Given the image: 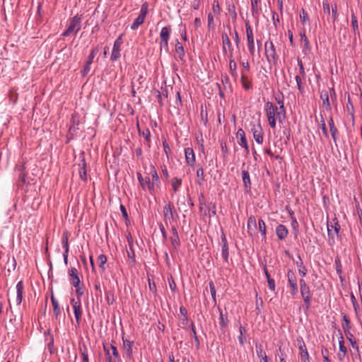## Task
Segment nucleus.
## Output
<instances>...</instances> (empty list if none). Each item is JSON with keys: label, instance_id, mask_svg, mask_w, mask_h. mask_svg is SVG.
<instances>
[{"label": "nucleus", "instance_id": "25", "mask_svg": "<svg viewBox=\"0 0 362 362\" xmlns=\"http://www.w3.org/2000/svg\"><path fill=\"white\" fill-rule=\"evenodd\" d=\"M24 286L23 281H20L16 284V304L20 305L23 300Z\"/></svg>", "mask_w": 362, "mask_h": 362}, {"label": "nucleus", "instance_id": "38", "mask_svg": "<svg viewBox=\"0 0 362 362\" xmlns=\"http://www.w3.org/2000/svg\"><path fill=\"white\" fill-rule=\"evenodd\" d=\"M300 37L301 41H303L304 42V50H307V51L310 52L311 49V47L310 46L309 40L305 35V30H303V31H301L300 33Z\"/></svg>", "mask_w": 362, "mask_h": 362}, {"label": "nucleus", "instance_id": "10", "mask_svg": "<svg viewBox=\"0 0 362 362\" xmlns=\"http://www.w3.org/2000/svg\"><path fill=\"white\" fill-rule=\"evenodd\" d=\"M218 310L219 313V326L220 329L223 334H225L229 323V320L228 318V313L225 314L223 313V310L220 307H218Z\"/></svg>", "mask_w": 362, "mask_h": 362}, {"label": "nucleus", "instance_id": "26", "mask_svg": "<svg viewBox=\"0 0 362 362\" xmlns=\"http://www.w3.org/2000/svg\"><path fill=\"white\" fill-rule=\"evenodd\" d=\"M298 260L296 262V264L297 267L298 268V273L299 274L303 277H305L307 275L308 269L305 267V266L303 264V260L300 255L298 256Z\"/></svg>", "mask_w": 362, "mask_h": 362}, {"label": "nucleus", "instance_id": "21", "mask_svg": "<svg viewBox=\"0 0 362 362\" xmlns=\"http://www.w3.org/2000/svg\"><path fill=\"white\" fill-rule=\"evenodd\" d=\"M328 125H329V130H330V133H331L332 139H333L336 146H337V139H338L339 132H338V129H337V128L336 127V126L334 124V119H333L332 117H329V118L328 119Z\"/></svg>", "mask_w": 362, "mask_h": 362}, {"label": "nucleus", "instance_id": "17", "mask_svg": "<svg viewBox=\"0 0 362 362\" xmlns=\"http://www.w3.org/2000/svg\"><path fill=\"white\" fill-rule=\"evenodd\" d=\"M127 240L128 245H129V250H127V257L131 260V262L133 264H134L136 262V259H135L134 250L133 248L134 240H133V238H132L130 233H129L128 235H127Z\"/></svg>", "mask_w": 362, "mask_h": 362}, {"label": "nucleus", "instance_id": "48", "mask_svg": "<svg viewBox=\"0 0 362 362\" xmlns=\"http://www.w3.org/2000/svg\"><path fill=\"white\" fill-rule=\"evenodd\" d=\"M339 353L342 354H346L347 349L346 347L344 346V337L341 332V330L339 329Z\"/></svg>", "mask_w": 362, "mask_h": 362}, {"label": "nucleus", "instance_id": "29", "mask_svg": "<svg viewBox=\"0 0 362 362\" xmlns=\"http://www.w3.org/2000/svg\"><path fill=\"white\" fill-rule=\"evenodd\" d=\"M288 287L298 285L297 278L294 272L292 269H288L287 274Z\"/></svg>", "mask_w": 362, "mask_h": 362}, {"label": "nucleus", "instance_id": "35", "mask_svg": "<svg viewBox=\"0 0 362 362\" xmlns=\"http://www.w3.org/2000/svg\"><path fill=\"white\" fill-rule=\"evenodd\" d=\"M258 230L261 233L262 240L266 241L267 239V228L265 222L262 219L258 221Z\"/></svg>", "mask_w": 362, "mask_h": 362}, {"label": "nucleus", "instance_id": "52", "mask_svg": "<svg viewBox=\"0 0 362 362\" xmlns=\"http://www.w3.org/2000/svg\"><path fill=\"white\" fill-rule=\"evenodd\" d=\"M230 58V63H229V69L230 74L233 76H235L237 75L236 73V69H237V64L235 62V60L233 59V57Z\"/></svg>", "mask_w": 362, "mask_h": 362}, {"label": "nucleus", "instance_id": "20", "mask_svg": "<svg viewBox=\"0 0 362 362\" xmlns=\"http://www.w3.org/2000/svg\"><path fill=\"white\" fill-rule=\"evenodd\" d=\"M222 42H223V50L224 52H226V47L228 48L229 51V57H233V48L232 47L231 42L228 37V35L226 33H222Z\"/></svg>", "mask_w": 362, "mask_h": 362}, {"label": "nucleus", "instance_id": "2", "mask_svg": "<svg viewBox=\"0 0 362 362\" xmlns=\"http://www.w3.org/2000/svg\"><path fill=\"white\" fill-rule=\"evenodd\" d=\"M82 15L76 14L69 19L68 28L62 33L63 37H69L72 34H76L81 28Z\"/></svg>", "mask_w": 362, "mask_h": 362}, {"label": "nucleus", "instance_id": "58", "mask_svg": "<svg viewBox=\"0 0 362 362\" xmlns=\"http://www.w3.org/2000/svg\"><path fill=\"white\" fill-rule=\"evenodd\" d=\"M168 281L170 290L173 292H175V293L177 292V287L175 281V280H174V279H173L172 275H170L169 276H168Z\"/></svg>", "mask_w": 362, "mask_h": 362}, {"label": "nucleus", "instance_id": "11", "mask_svg": "<svg viewBox=\"0 0 362 362\" xmlns=\"http://www.w3.org/2000/svg\"><path fill=\"white\" fill-rule=\"evenodd\" d=\"M236 137L239 139L238 144L243 147L246 153L248 154L250 152L249 146L245 136V133L243 129L240 128L238 130Z\"/></svg>", "mask_w": 362, "mask_h": 362}, {"label": "nucleus", "instance_id": "44", "mask_svg": "<svg viewBox=\"0 0 362 362\" xmlns=\"http://www.w3.org/2000/svg\"><path fill=\"white\" fill-rule=\"evenodd\" d=\"M98 260L99 262V267L101 269V272H104L105 271V267L104 265L107 262V257L104 254H101L98 257Z\"/></svg>", "mask_w": 362, "mask_h": 362}, {"label": "nucleus", "instance_id": "36", "mask_svg": "<svg viewBox=\"0 0 362 362\" xmlns=\"http://www.w3.org/2000/svg\"><path fill=\"white\" fill-rule=\"evenodd\" d=\"M342 320H343V322L341 325L342 329L344 330V332L345 334H347V332H349V330H350L351 328V321H350L349 317L344 313H342Z\"/></svg>", "mask_w": 362, "mask_h": 362}, {"label": "nucleus", "instance_id": "34", "mask_svg": "<svg viewBox=\"0 0 362 362\" xmlns=\"http://www.w3.org/2000/svg\"><path fill=\"white\" fill-rule=\"evenodd\" d=\"M286 110L284 105H281L278 107V110L276 111V119H278L279 123L282 124L284 120L286 118Z\"/></svg>", "mask_w": 362, "mask_h": 362}, {"label": "nucleus", "instance_id": "31", "mask_svg": "<svg viewBox=\"0 0 362 362\" xmlns=\"http://www.w3.org/2000/svg\"><path fill=\"white\" fill-rule=\"evenodd\" d=\"M261 0H251V12L254 18H257L259 15V4Z\"/></svg>", "mask_w": 362, "mask_h": 362}, {"label": "nucleus", "instance_id": "50", "mask_svg": "<svg viewBox=\"0 0 362 362\" xmlns=\"http://www.w3.org/2000/svg\"><path fill=\"white\" fill-rule=\"evenodd\" d=\"M243 87L245 88V90H249L251 88V82L248 80L247 76L242 74L241 78H240Z\"/></svg>", "mask_w": 362, "mask_h": 362}, {"label": "nucleus", "instance_id": "56", "mask_svg": "<svg viewBox=\"0 0 362 362\" xmlns=\"http://www.w3.org/2000/svg\"><path fill=\"white\" fill-rule=\"evenodd\" d=\"M209 289H210V292L211 294V297L213 298V301L214 303V305H216V291L214 283L212 281H211L209 283Z\"/></svg>", "mask_w": 362, "mask_h": 362}, {"label": "nucleus", "instance_id": "57", "mask_svg": "<svg viewBox=\"0 0 362 362\" xmlns=\"http://www.w3.org/2000/svg\"><path fill=\"white\" fill-rule=\"evenodd\" d=\"M136 176H137L138 180L141 185V187H142V189L144 190H146L147 189L146 177L145 178H144L141 173L139 172L136 173Z\"/></svg>", "mask_w": 362, "mask_h": 362}, {"label": "nucleus", "instance_id": "1", "mask_svg": "<svg viewBox=\"0 0 362 362\" xmlns=\"http://www.w3.org/2000/svg\"><path fill=\"white\" fill-rule=\"evenodd\" d=\"M300 296L303 300L304 308L305 310H308L312 303V291L306 281L303 279L299 280Z\"/></svg>", "mask_w": 362, "mask_h": 362}, {"label": "nucleus", "instance_id": "63", "mask_svg": "<svg viewBox=\"0 0 362 362\" xmlns=\"http://www.w3.org/2000/svg\"><path fill=\"white\" fill-rule=\"evenodd\" d=\"M122 217L124 218L126 224L128 225L129 223V216L126 209V207L123 204H120L119 206Z\"/></svg>", "mask_w": 362, "mask_h": 362}, {"label": "nucleus", "instance_id": "61", "mask_svg": "<svg viewBox=\"0 0 362 362\" xmlns=\"http://www.w3.org/2000/svg\"><path fill=\"white\" fill-rule=\"evenodd\" d=\"M212 11L214 15H219L221 13V7L218 0H214L212 4Z\"/></svg>", "mask_w": 362, "mask_h": 362}, {"label": "nucleus", "instance_id": "55", "mask_svg": "<svg viewBox=\"0 0 362 362\" xmlns=\"http://www.w3.org/2000/svg\"><path fill=\"white\" fill-rule=\"evenodd\" d=\"M148 286L149 290L153 293L154 296L156 297L158 296L157 293V287L153 279H151L149 277H148Z\"/></svg>", "mask_w": 362, "mask_h": 362}, {"label": "nucleus", "instance_id": "15", "mask_svg": "<svg viewBox=\"0 0 362 362\" xmlns=\"http://www.w3.org/2000/svg\"><path fill=\"white\" fill-rule=\"evenodd\" d=\"M251 131L255 141L259 144H262L263 143V133L260 124H259L257 126L252 124Z\"/></svg>", "mask_w": 362, "mask_h": 362}, {"label": "nucleus", "instance_id": "14", "mask_svg": "<svg viewBox=\"0 0 362 362\" xmlns=\"http://www.w3.org/2000/svg\"><path fill=\"white\" fill-rule=\"evenodd\" d=\"M68 273L69 276V282L73 286H76L81 284L77 269L71 267L70 269H69Z\"/></svg>", "mask_w": 362, "mask_h": 362}, {"label": "nucleus", "instance_id": "18", "mask_svg": "<svg viewBox=\"0 0 362 362\" xmlns=\"http://www.w3.org/2000/svg\"><path fill=\"white\" fill-rule=\"evenodd\" d=\"M175 213H176V210L175 209L173 203L171 202H169L163 207V216L165 219L173 218L174 214H175Z\"/></svg>", "mask_w": 362, "mask_h": 362}, {"label": "nucleus", "instance_id": "51", "mask_svg": "<svg viewBox=\"0 0 362 362\" xmlns=\"http://www.w3.org/2000/svg\"><path fill=\"white\" fill-rule=\"evenodd\" d=\"M46 340L48 341L47 349H48L49 353L53 354L55 351L54 346V339L53 334H50V337L47 338Z\"/></svg>", "mask_w": 362, "mask_h": 362}, {"label": "nucleus", "instance_id": "64", "mask_svg": "<svg viewBox=\"0 0 362 362\" xmlns=\"http://www.w3.org/2000/svg\"><path fill=\"white\" fill-rule=\"evenodd\" d=\"M228 11L230 15L231 16V18L233 21H235L237 19V13L235 11V6L234 4L229 5L228 7Z\"/></svg>", "mask_w": 362, "mask_h": 362}, {"label": "nucleus", "instance_id": "59", "mask_svg": "<svg viewBox=\"0 0 362 362\" xmlns=\"http://www.w3.org/2000/svg\"><path fill=\"white\" fill-rule=\"evenodd\" d=\"M334 265L337 274H342V264L339 257H337L334 259Z\"/></svg>", "mask_w": 362, "mask_h": 362}, {"label": "nucleus", "instance_id": "5", "mask_svg": "<svg viewBox=\"0 0 362 362\" xmlns=\"http://www.w3.org/2000/svg\"><path fill=\"white\" fill-rule=\"evenodd\" d=\"M99 50V45L95 46L91 49L90 53L89 54L85 62L83 68L81 71L82 76L85 77L88 74L90 70V65L93 63V59L95 58V55L98 53Z\"/></svg>", "mask_w": 362, "mask_h": 362}, {"label": "nucleus", "instance_id": "62", "mask_svg": "<svg viewBox=\"0 0 362 362\" xmlns=\"http://www.w3.org/2000/svg\"><path fill=\"white\" fill-rule=\"evenodd\" d=\"M76 288V294L77 296V300L83 295V284H81L76 286H74Z\"/></svg>", "mask_w": 362, "mask_h": 362}, {"label": "nucleus", "instance_id": "4", "mask_svg": "<svg viewBox=\"0 0 362 362\" xmlns=\"http://www.w3.org/2000/svg\"><path fill=\"white\" fill-rule=\"evenodd\" d=\"M265 55L267 61L270 63L272 61L274 64L277 63L279 57L276 52V48L271 40H268L264 44Z\"/></svg>", "mask_w": 362, "mask_h": 362}, {"label": "nucleus", "instance_id": "41", "mask_svg": "<svg viewBox=\"0 0 362 362\" xmlns=\"http://www.w3.org/2000/svg\"><path fill=\"white\" fill-rule=\"evenodd\" d=\"M170 242L173 249L177 251V248L180 246L181 242L179 238V235H173L170 237Z\"/></svg>", "mask_w": 362, "mask_h": 362}, {"label": "nucleus", "instance_id": "46", "mask_svg": "<svg viewBox=\"0 0 362 362\" xmlns=\"http://www.w3.org/2000/svg\"><path fill=\"white\" fill-rule=\"evenodd\" d=\"M171 185L174 192L176 193L182 185V180L178 177H174L172 180Z\"/></svg>", "mask_w": 362, "mask_h": 362}, {"label": "nucleus", "instance_id": "47", "mask_svg": "<svg viewBox=\"0 0 362 362\" xmlns=\"http://www.w3.org/2000/svg\"><path fill=\"white\" fill-rule=\"evenodd\" d=\"M247 227L249 235H252V233L250 232V230L251 229L252 227L257 228L256 218L255 216H251L248 218Z\"/></svg>", "mask_w": 362, "mask_h": 362}, {"label": "nucleus", "instance_id": "27", "mask_svg": "<svg viewBox=\"0 0 362 362\" xmlns=\"http://www.w3.org/2000/svg\"><path fill=\"white\" fill-rule=\"evenodd\" d=\"M122 341L124 349H125L126 354L127 357L130 358L132 355V344H134V341H129L122 337Z\"/></svg>", "mask_w": 362, "mask_h": 362}, {"label": "nucleus", "instance_id": "6", "mask_svg": "<svg viewBox=\"0 0 362 362\" xmlns=\"http://www.w3.org/2000/svg\"><path fill=\"white\" fill-rule=\"evenodd\" d=\"M122 35H123L122 34L120 35L114 42V45H113V47H112V53H111V57H110V60L112 62L117 61L121 57L120 52H121L122 45L123 43L122 38Z\"/></svg>", "mask_w": 362, "mask_h": 362}, {"label": "nucleus", "instance_id": "40", "mask_svg": "<svg viewBox=\"0 0 362 362\" xmlns=\"http://www.w3.org/2000/svg\"><path fill=\"white\" fill-rule=\"evenodd\" d=\"M69 233L68 231L64 232L63 236H62V247L64 249V252L69 251Z\"/></svg>", "mask_w": 362, "mask_h": 362}, {"label": "nucleus", "instance_id": "49", "mask_svg": "<svg viewBox=\"0 0 362 362\" xmlns=\"http://www.w3.org/2000/svg\"><path fill=\"white\" fill-rule=\"evenodd\" d=\"M148 4L146 1H145L144 3L142 4V5L141 6L140 13H139V16L145 19V18L148 13Z\"/></svg>", "mask_w": 362, "mask_h": 362}, {"label": "nucleus", "instance_id": "37", "mask_svg": "<svg viewBox=\"0 0 362 362\" xmlns=\"http://www.w3.org/2000/svg\"><path fill=\"white\" fill-rule=\"evenodd\" d=\"M51 301L53 307L54 314L56 318H57L61 315V308L59 305L58 301L55 299L53 294L51 296Z\"/></svg>", "mask_w": 362, "mask_h": 362}, {"label": "nucleus", "instance_id": "22", "mask_svg": "<svg viewBox=\"0 0 362 362\" xmlns=\"http://www.w3.org/2000/svg\"><path fill=\"white\" fill-rule=\"evenodd\" d=\"M242 177H243V182L244 185V189L245 192H249L251 190V180L250 177V173L246 170H242Z\"/></svg>", "mask_w": 362, "mask_h": 362}, {"label": "nucleus", "instance_id": "60", "mask_svg": "<svg viewBox=\"0 0 362 362\" xmlns=\"http://www.w3.org/2000/svg\"><path fill=\"white\" fill-rule=\"evenodd\" d=\"M105 300L108 305H112L115 302L114 293L112 291H107L105 293Z\"/></svg>", "mask_w": 362, "mask_h": 362}, {"label": "nucleus", "instance_id": "24", "mask_svg": "<svg viewBox=\"0 0 362 362\" xmlns=\"http://www.w3.org/2000/svg\"><path fill=\"white\" fill-rule=\"evenodd\" d=\"M185 159L187 163L190 166H194L195 163V156L192 148H186L185 149Z\"/></svg>", "mask_w": 362, "mask_h": 362}, {"label": "nucleus", "instance_id": "39", "mask_svg": "<svg viewBox=\"0 0 362 362\" xmlns=\"http://www.w3.org/2000/svg\"><path fill=\"white\" fill-rule=\"evenodd\" d=\"M351 27L353 28L354 35H359L358 21L354 14V12L352 10H351Z\"/></svg>", "mask_w": 362, "mask_h": 362}, {"label": "nucleus", "instance_id": "3", "mask_svg": "<svg viewBox=\"0 0 362 362\" xmlns=\"http://www.w3.org/2000/svg\"><path fill=\"white\" fill-rule=\"evenodd\" d=\"M150 170L151 173L152 181H151L149 177H146V185L147 189L152 194L154 192L155 186H160V180L157 173V170L153 165L150 166Z\"/></svg>", "mask_w": 362, "mask_h": 362}, {"label": "nucleus", "instance_id": "7", "mask_svg": "<svg viewBox=\"0 0 362 362\" xmlns=\"http://www.w3.org/2000/svg\"><path fill=\"white\" fill-rule=\"evenodd\" d=\"M245 29H246L248 49H249L250 54L252 55H254V53H255L254 36H253L252 29L250 26L249 21H245Z\"/></svg>", "mask_w": 362, "mask_h": 362}, {"label": "nucleus", "instance_id": "28", "mask_svg": "<svg viewBox=\"0 0 362 362\" xmlns=\"http://www.w3.org/2000/svg\"><path fill=\"white\" fill-rule=\"evenodd\" d=\"M171 30H172V28H171L170 25L163 27L161 29V31L160 33V40L169 41L170 34H171Z\"/></svg>", "mask_w": 362, "mask_h": 362}, {"label": "nucleus", "instance_id": "43", "mask_svg": "<svg viewBox=\"0 0 362 362\" xmlns=\"http://www.w3.org/2000/svg\"><path fill=\"white\" fill-rule=\"evenodd\" d=\"M240 335L238 337L239 343L243 346L246 341V330L242 325L239 327Z\"/></svg>", "mask_w": 362, "mask_h": 362}, {"label": "nucleus", "instance_id": "42", "mask_svg": "<svg viewBox=\"0 0 362 362\" xmlns=\"http://www.w3.org/2000/svg\"><path fill=\"white\" fill-rule=\"evenodd\" d=\"M137 127H138V131H139V134L140 136H142L144 137L145 140L147 141V142H150L151 141V133H150V131L148 129H143L141 130L139 127V124H137Z\"/></svg>", "mask_w": 362, "mask_h": 362}, {"label": "nucleus", "instance_id": "32", "mask_svg": "<svg viewBox=\"0 0 362 362\" xmlns=\"http://www.w3.org/2000/svg\"><path fill=\"white\" fill-rule=\"evenodd\" d=\"M320 98L322 100V104L327 110H331V105L329 100V94L327 90H322L320 94Z\"/></svg>", "mask_w": 362, "mask_h": 362}, {"label": "nucleus", "instance_id": "9", "mask_svg": "<svg viewBox=\"0 0 362 362\" xmlns=\"http://www.w3.org/2000/svg\"><path fill=\"white\" fill-rule=\"evenodd\" d=\"M71 303L73 305L74 308V313L76 319V322L77 324V326H79L80 325V320L82 315V310H81V299H78V300L76 301L74 298H72L71 300Z\"/></svg>", "mask_w": 362, "mask_h": 362}, {"label": "nucleus", "instance_id": "13", "mask_svg": "<svg viewBox=\"0 0 362 362\" xmlns=\"http://www.w3.org/2000/svg\"><path fill=\"white\" fill-rule=\"evenodd\" d=\"M79 124L80 121L78 115L76 113L73 114L71 118V126L69 129V134L71 135V138H73L74 134L79 129Z\"/></svg>", "mask_w": 362, "mask_h": 362}, {"label": "nucleus", "instance_id": "23", "mask_svg": "<svg viewBox=\"0 0 362 362\" xmlns=\"http://www.w3.org/2000/svg\"><path fill=\"white\" fill-rule=\"evenodd\" d=\"M276 234L279 240H283L287 237L288 230L284 225L279 224L276 228Z\"/></svg>", "mask_w": 362, "mask_h": 362}, {"label": "nucleus", "instance_id": "53", "mask_svg": "<svg viewBox=\"0 0 362 362\" xmlns=\"http://www.w3.org/2000/svg\"><path fill=\"white\" fill-rule=\"evenodd\" d=\"M144 20L143 18H141L140 16H138L133 22V23L131 25V29L134 30H136L139 25L144 23Z\"/></svg>", "mask_w": 362, "mask_h": 362}, {"label": "nucleus", "instance_id": "19", "mask_svg": "<svg viewBox=\"0 0 362 362\" xmlns=\"http://www.w3.org/2000/svg\"><path fill=\"white\" fill-rule=\"evenodd\" d=\"M86 166H87V164H86V159L84 157V153L83 152L81 163L78 164V167H79L78 173H79L80 178L83 181L87 180Z\"/></svg>", "mask_w": 362, "mask_h": 362}, {"label": "nucleus", "instance_id": "45", "mask_svg": "<svg viewBox=\"0 0 362 362\" xmlns=\"http://www.w3.org/2000/svg\"><path fill=\"white\" fill-rule=\"evenodd\" d=\"M103 349L106 357V362H116L115 358L110 355L109 344H103Z\"/></svg>", "mask_w": 362, "mask_h": 362}, {"label": "nucleus", "instance_id": "30", "mask_svg": "<svg viewBox=\"0 0 362 362\" xmlns=\"http://www.w3.org/2000/svg\"><path fill=\"white\" fill-rule=\"evenodd\" d=\"M298 341V345H299V349L300 351V358H306L309 356V354L308 352V350H307V348H306V346H305V342L303 341V339L300 337V339H297Z\"/></svg>", "mask_w": 362, "mask_h": 362}, {"label": "nucleus", "instance_id": "12", "mask_svg": "<svg viewBox=\"0 0 362 362\" xmlns=\"http://www.w3.org/2000/svg\"><path fill=\"white\" fill-rule=\"evenodd\" d=\"M221 255L223 259V260L226 262H228V257H229V252H228V244L226 239V236L224 234L223 232H222L221 236Z\"/></svg>", "mask_w": 362, "mask_h": 362}, {"label": "nucleus", "instance_id": "33", "mask_svg": "<svg viewBox=\"0 0 362 362\" xmlns=\"http://www.w3.org/2000/svg\"><path fill=\"white\" fill-rule=\"evenodd\" d=\"M175 52L177 54V55L179 57V59L181 61H185L184 60V57H185V52L183 45H182L181 42H179L178 40H176Z\"/></svg>", "mask_w": 362, "mask_h": 362}, {"label": "nucleus", "instance_id": "16", "mask_svg": "<svg viewBox=\"0 0 362 362\" xmlns=\"http://www.w3.org/2000/svg\"><path fill=\"white\" fill-rule=\"evenodd\" d=\"M264 108L268 120H270L272 118L276 117V111L278 110V107L272 102H267L265 103Z\"/></svg>", "mask_w": 362, "mask_h": 362}, {"label": "nucleus", "instance_id": "8", "mask_svg": "<svg viewBox=\"0 0 362 362\" xmlns=\"http://www.w3.org/2000/svg\"><path fill=\"white\" fill-rule=\"evenodd\" d=\"M16 169L20 172L18 177L19 182L25 185H30L31 181L34 180V178H33L31 175H29L26 172L25 165L17 166Z\"/></svg>", "mask_w": 362, "mask_h": 362}, {"label": "nucleus", "instance_id": "54", "mask_svg": "<svg viewBox=\"0 0 362 362\" xmlns=\"http://www.w3.org/2000/svg\"><path fill=\"white\" fill-rule=\"evenodd\" d=\"M110 350L112 351V355L113 358H115V361L117 360H119L120 358L119 354L118 352L117 348L116 346H115L113 344H109Z\"/></svg>", "mask_w": 362, "mask_h": 362}]
</instances>
